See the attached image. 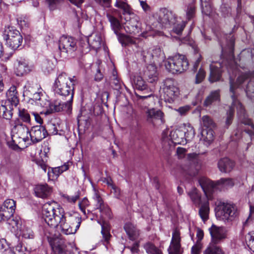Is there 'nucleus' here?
I'll use <instances>...</instances> for the list:
<instances>
[{"label": "nucleus", "instance_id": "28", "mask_svg": "<svg viewBox=\"0 0 254 254\" xmlns=\"http://www.w3.org/2000/svg\"><path fill=\"white\" fill-rule=\"evenodd\" d=\"M6 223L8 225V228L13 232L18 231L22 225L20 218L18 216H14V214L6 221Z\"/></svg>", "mask_w": 254, "mask_h": 254}, {"label": "nucleus", "instance_id": "49", "mask_svg": "<svg viewBox=\"0 0 254 254\" xmlns=\"http://www.w3.org/2000/svg\"><path fill=\"white\" fill-rule=\"evenodd\" d=\"M54 67L55 65L52 62L49 60H45L42 63V70L46 74L50 73L53 70Z\"/></svg>", "mask_w": 254, "mask_h": 254}, {"label": "nucleus", "instance_id": "25", "mask_svg": "<svg viewBox=\"0 0 254 254\" xmlns=\"http://www.w3.org/2000/svg\"><path fill=\"white\" fill-rule=\"evenodd\" d=\"M106 16L109 21L110 22L111 28L114 33L117 35H119L120 34L119 31L122 28L121 22L117 18L112 15L110 13H107Z\"/></svg>", "mask_w": 254, "mask_h": 254}, {"label": "nucleus", "instance_id": "33", "mask_svg": "<svg viewBox=\"0 0 254 254\" xmlns=\"http://www.w3.org/2000/svg\"><path fill=\"white\" fill-rule=\"evenodd\" d=\"M172 139L175 143L183 144L185 143L183 131L177 129L171 132L170 134Z\"/></svg>", "mask_w": 254, "mask_h": 254}, {"label": "nucleus", "instance_id": "63", "mask_svg": "<svg viewBox=\"0 0 254 254\" xmlns=\"http://www.w3.org/2000/svg\"><path fill=\"white\" fill-rule=\"evenodd\" d=\"M127 248L129 249L132 254H137L139 252V243L135 242L132 246L127 247Z\"/></svg>", "mask_w": 254, "mask_h": 254}, {"label": "nucleus", "instance_id": "14", "mask_svg": "<svg viewBox=\"0 0 254 254\" xmlns=\"http://www.w3.org/2000/svg\"><path fill=\"white\" fill-rule=\"evenodd\" d=\"M48 134L45 127L35 126L30 130V140L34 143H37L45 138Z\"/></svg>", "mask_w": 254, "mask_h": 254}, {"label": "nucleus", "instance_id": "46", "mask_svg": "<svg viewBox=\"0 0 254 254\" xmlns=\"http://www.w3.org/2000/svg\"><path fill=\"white\" fill-rule=\"evenodd\" d=\"M88 44L94 49H97L100 47L101 40L100 36L96 35L94 37L91 36L88 40Z\"/></svg>", "mask_w": 254, "mask_h": 254}, {"label": "nucleus", "instance_id": "15", "mask_svg": "<svg viewBox=\"0 0 254 254\" xmlns=\"http://www.w3.org/2000/svg\"><path fill=\"white\" fill-rule=\"evenodd\" d=\"M198 182L207 199H211L214 189L217 187L216 182L214 183L205 177L199 178Z\"/></svg>", "mask_w": 254, "mask_h": 254}, {"label": "nucleus", "instance_id": "59", "mask_svg": "<svg viewBox=\"0 0 254 254\" xmlns=\"http://www.w3.org/2000/svg\"><path fill=\"white\" fill-rule=\"evenodd\" d=\"M62 197L64 201L69 203H74L79 198V196L78 194L72 196H70L67 194H63Z\"/></svg>", "mask_w": 254, "mask_h": 254}, {"label": "nucleus", "instance_id": "2", "mask_svg": "<svg viewBox=\"0 0 254 254\" xmlns=\"http://www.w3.org/2000/svg\"><path fill=\"white\" fill-rule=\"evenodd\" d=\"M230 91L232 99V105L230 107L227 113L226 124L229 126L232 122L234 107H236L239 116H244L245 110L241 103L237 99L235 89L237 88L242 87L245 89L247 96L252 100L254 101V71L242 73L238 77L235 83L233 82L231 77L230 79Z\"/></svg>", "mask_w": 254, "mask_h": 254}, {"label": "nucleus", "instance_id": "7", "mask_svg": "<svg viewBox=\"0 0 254 254\" xmlns=\"http://www.w3.org/2000/svg\"><path fill=\"white\" fill-rule=\"evenodd\" d=\"M215 210L217 219L224 222L232 221L239 214L237 206L231 203L220 202Z\"/></svg>", "mask_w": 254, "mask_h": 254}, {"label": "nucleus", "instance_id": "27", "mask_svg": "<svg viewBox=\"0 0 254 254\" xmlns=\"http://www.w3.org/2000/svg\"><path fill=\"white\" fill-rule=\"evenodd\" d=\"M6 96L12 106L16 107L19 103L17 92L15 86H11L6 92Z\"/></svg>", "mask_w": 254, "mask_h": 254}, {"label": "nucleus", "instance_id": "50", "mask_svg": "<svg viewBox=\"0 0 254 254\" xmlns=\"http://www.w3.org/2000/svg\"><path fill=\"white\" fill-rule=\"evenodd\" d=\"M245 241L248 247L254 252V232H251L247 234Z\"/></svg>", "mask_w": 254, "mask_h": 254}, {"label": "nucleus", "instance_id": "54", "mask_svg": "<svg viewBox=\"0 0 254 254\" xmlns=\"http://www.w3.org/2000/svg\"><path fill=\"white\" fill-rule=\"evenodd\" d=\"M254 220V205L250 206L249 215L247 219L243 223L244 226H248Z\"/></svg>", "mask_w": 254, "mask_h": 254}, {"label": "nucleus", "instance_id": "62", "mask_svg": "<svg viewBox=\"0 0 254 254\" xmlns=\"http://www.w3.org/2000/svg\"><path fill=\"white\" fill-rule=\"evenodd\" d=\"M202 245L200 242H197L196 244L191 248V254H200Z\"/></svg>", "mask_w": 254, "mask_h": 254}, {"label": "nucleus", "instance_id": "64", "mask_svg": "<svg viewBox=\"0 0 254 254\" xmlns=\"http://www.w3.org/2000/svg\"><path fill=\"white\" fill-rule=\"evenodd\" d=\"M95 2L104 7H109L111 6V0H94Z\"/></svg>", "mask_w": 254, "mask_h": 254}, {"label": "nucleus", "instance_id": "18", "mask_svg": "<svg viewBox=\"0 0 254 254\" xmlns=\"http://www.w3.org/2000/svg\"><path fill=\"white\" fill-rule=\"evenodd\" d=\"M147 121L152 124L154 126L156 124H163V113L159 110L151 109L148 110L147 112Z\"/></svg>", "mask_w": 254, "mask_h": 254}, {"label": "nucleus", "instance_id": "8", "mask_svg": "<svg viewBox=\"0 0 254 254\" xmlns=\"http://www.w3.org/2000/svg\"><path fill=\"white\" fill-rule=\"evenodd\" d=\"M160 92L165 101L169 103L173 102L180 94L177 84L172 78H167L162 81Z\"/></svg>", "mask_w": 254, "mask_h": 254}, {"label": "nucleus", "instance_id": "47", "mask_svg": "<svg viewBox=\"0 0 254 254\" xmlns=\"http://www.w3.org/2000/svg\"><path fill=\"white\" fill-rule=\"evenodd\" d=\"M217 186H221L222 187L229 188L234 186V182L230 178H221L216 182Z\"/></svg>", "mask_w": 254, "mask_h": 254}, {"label": "nucleus", "instance_id": "41", "mask_svg": "<svg viewBox=\"0 0 254 254\" xmlns=\"http://www.w3.org/2000/svg\"><path fill=\"white\" fill-rule=\"evenodd\" d=\"M220 95L218 90L212 92L205 99L204 104L205 106L210 105L214 101L219 100Z\"/></svg>", "mask_w": 254, "mask_h": 254}, {"label": "nucleus", "instance_id": "3", "mask_svg": "<svg viewBox=\"0 0 254 254\" xmlns=\"http://www.w3.org/2000/svg\"><path fill=\"white\" fill-rule=\"evenodd\" d=\"M154 16L163 28L168 30L171 29L175 33H182L186 22L181 19L177 15L166 8H161L154 14Z\"/></svg>", "mask_w": 254, "mask_h": 254}, {"label": "nucleus", "instance_id": "40", "mask_svg": "<svg viewBox=\"0 0 254 254\" xmlns=\"http://www.w3.org/2000/svg\"><path fill=\"white\" fill-rule=\"evenodd\" d=\"M133 86L139 90H144L147 88V85L140 76H135L133 79Z\"/></svg>", "mask_w": 254, "mask_h": 254}, {"label": "nucleus", "instance_id": "43", "mask_svg": "<svg viewBox=\"0 0 254 254\" xmlns=\"http://www.w3.org/2000/svg\"><path fill=\"white\" fill-rule=\"evenodd\" d=\"M32 112L25 109H19L18 115L20 119L24 122L31 124L30 114Z\"/></svg>", "mask_w": 254, "mask_h": 254}, {"label": "nucleus", "instance_id": "9", "mask_svg": "<svg viewBox=\"0 0 254 254\" xmlns=\"http://www.w3.org/2000/svg\"><path fill=\"white\" fill-rule=\"evenodd\" d=\"M3 36L6 41V44L11 49L15 50L21 45L23 41L22 36L14 27H5Z\"/></svg>", "mask_w": 254, "mask_h": 254}, {"label": "nucleus", "instance_id": "11", "mask_svg": "<svg viewBox=\"0 0 254 254\" xmlns=\"http://www.w3.org/2000/svg\"><path fill=\"white\" fill-rule=\"evenodd\" d=\"M72 103V102L68 100L64 102L58 101L50 102L49 101H47L46 103L44 105H43L42 103H40V104L46 108L47 111L45 112V114L47 115L61 111L70 113L71 110Z\"/></svg>", "mask_w": 254, "mask_h": 254}, {"label": "nucleus", "instance_id": "31", "mask_svg": "<svg viewBox=\"0 0 254 254\" xmlns=\"http://www.w3.org/2000/svg\"><path fill=\"white\" fill-rule=\"evenodd\" d=\"M127 0H116L115 6L122 9L124 15H128L132 13L130 6L127 3Z\"/></svg>", "mask_w": 254, "mask_h": 254}, {"label": "nucleus", "instance_id": "38", "mask_svg": "<svg viewBox=\"0 0 254 254\" xmlns=\"http://www.w3.org/2000/svg\"><path fill=\"white\" fill-rule=\"evenodd\" d=\"M203 254H224V253L219 246L213 244H210L203 252Z\"/></svg>", "mask_w": 254, "mask_h": 254}, {"label": "nucleus", "instance_id": "34", "mask_svg": "<svg viewBox=\"0 0 254 254\" xmlns=\"http://www.w3.org/2000/svg\"><path fill=\"white\" fill-rule=\"evenodd\" d=\"M209 213V206L208 201L202 203L199 209V215L203 222H205L208 219Z\"/></svg>", "mask_w": 254, "mask_h": 254}, {"label": "nucleus", "instance_id": "58", "mask_svg": "<svg viewBox=\"0 0 254 254\" xmlns=\"http://www.w3.org/2000/svg\"><path fill=\"white\" fill-rule=\"evenodd\" d=\"M195 6L193 3H191L188 5L187 10V16L188 19H190L195 15Z\"/></svg>", "mask_w": 254, "mask_h": 254}, {"label": "nucleus", "instance_id": "5", "mask_svg": "<svg viewBox=\"0 0 254 254\" xmlns=\"http://www.w3.org/2000/svg\"><path fill=\"white\" fill-rule=\"evenodd\" d=\"M77 48L76 41L73 37L62 36L59 42V51L57 57L61 60L64 61L75 55Z\"/></svg>", "mask_w": 254, "mask_h": 254}, {"label": "nucleus", "instance_id": "24", "mask_svg": "<svg viewBox=\"0 0 254 254\" xmlns=\"http://www.w3.org/2000/svg\"><path fill=\"white\" fill-rule=\"evenodd\" d=\"M36 195L43 198L47 197L51 193V189L48 185H38L34 189Z\"/></svg>", "mask_w": 254, "mask_h": 254}, {"label": "nucleus", "instance_id": "13", "mask_svg": "<svg viewBox=\"0 0 254 254\" xmlns=\"http://www.w3.org/2000/svg\"><path fill=\"white\" fill-rule=\"evenodd\" d=\"M208 230L211 237V242L210 244L216 245L226 238V231L223 227L212 224Z\"/></svg>", "mask_w": 254, "mask_h": 254}, {"label": "nucleus", "instance_id": "37", "mask_svg": "<svg viewBox=\"0 0 254 254\" xmlns=\"http://www.w3.org/2000/svg\"><path fill=\"white\" fill-rule=\"evenodd\" d=\"M18 231L20 232V234L26 239H32L34 238L33 231L29 227L24 225L20 226Z\"/></svg>", "mask_w": 254, "mask_h": 254}, {"label": "nucleus", "instance_id": "4", "mask_svg": "<svg viewBox=\"0 0 254 254\" xmlns=\"http://www.w3.org/2000/svg\"><path fill=\"white\" fill-rule=\"evenodd\" d=\"M68 76L65 72H61L56 78L52 88L55 94L63 97H69L68 101L72 102L74 87L68 84Z\"/></svg>", "mask_w": 254, "mask_h": 254}, {"label": "nucleus", "instance_id": "26", "mask_svg": "<svg viewBox=\"0 0 254 254\" xmlns=\"http://www.w3.org/2000/svg\"><path fill=\"white\" fill-rule=\"evenodd\" d=\"M23 88L24 96H29L35 101H40L41 100V93L40 92H36L33 94L32 87L30 82H27Z\"/></svg>", "mask_w": 254, "mask_h": 254}, {"label": "nucleus", "instance_id": "12", "mask_svg": "<svg viewBox=\"0 0 254 254\" xmlns=\"http://www.w3.org/2000/svg\"><path fill=\"white\" fill-rule=\"evenodd\" d=\"M129 18L126 16L125 19L127 22L124 29L127 33L136 34L140 32L139 18L133 12L128 15Z\"/></svg>", "mask_w": 254, "mask_h": 254}, {"label": "nucleus", "instance_id": "51", "mask_svg": "<svg viewBox=\"0 0 254 254\" xmlns=\"http://www.w3.org/2000/svg\"><path fill=\"white\" fill-rule=\"evenodd\" d=\"M1 207L15 212L16 202L13 199H7L4 201L3 205Z\"/></svg>", "mask_w": 254, "mask_h": 254}, {"label": "nucleus", "instance_id": "19", "mask_svg": "<svg viewBox=\"0 0 254 254\" xmlns=\"http://www.w3.org/2000/svg\"><path fill=\"white\" fill-rule=\"evenodd\" d=\"M93 199L96 202L95 208L99 209L102 214L106 215L107 217H110L111 210L108 205L104 202L103 199L97 192H95Z\"/></svg>", "mask_w": 254, "mask_h": 254}, {"label": "nucleus", "instance_id": "48", "mask_svg": "<svg viewBox=\"0 0 254 254\" xmlns=\"http://www.w3.org/2000/svg\"><path fill=\"white\" fill-rule=\"evenodd\" d=\"M118 36L119 37V40L122 45L126 46L135 43L134 40L131 37L120 34Z\"/></svg>", "mask_w": 254, "mask_h": 254}, {"label": "nucleus", "instance_id": "61", "mask_svg": "<svg viewBox=\"0 0 254 254\" xmlns=\"http://www.w3.org/2000/svg\"><path fill=\"white\" fill-rule=\"evenodd\" d=\"M63 172L61 171V169L60 167H56L55 168H53L51 169V171L50 170L48 172V175L49 177H57Z\"/></svg>", "mask_w": 254, "mask_h": 254}, {"label": "nucleus", "instance_id": "10", "mask_svg": "<svg viewBox=\"0 0 254 254\" xmlns=\"http://www.w3.org/2000/svg\"><path fill=\"white\" fill-rule=\"evenodd\" d=\"M201 123L206 128L202 129L200 139L205 142L206 144H209L214 139L213 128L215 127V124L211 118L207 115L202 117Z\"/></svg>", "mask_w": 254, "mask_h": 254}, {"label": "nucleus", "instance_id": "23", "mask_svg": "<svg viewBox=\"0 0 254 254\" xmlns=\"http://www.w3.org/2000/svg\"><path fill=\"white\" fill-rule=\"evenodd\" d=\"M124 229L130 240L134 241L138 238L139 231L133 224L126 223L124 226Z\"/></svg>", "mask_w": 254, "mask_h": 254}, {"label": "nucleus", "instance_id": "57", "mask_svg": "<svg viewBox=\"0 0 254 254\" xmlns=\"http://www.w3.org/2000/svg\"><path fill=\"white\" fill-rule=\"evenodd\" d=\"M89 205V202L87 198L84 197L82 200L78 203V206L79 209L85 215L86 214V208Z\"/></svg>", "mask_w": 254, "mask_h": 254}, {"label": "nucleus", "instance_id": "16", "mask_svg": "<svg viewBox=\"0 0 254 254\" xmlns=\"http://www.w3.org/2000/svg\"><path fill=\"white\" fill-rule=\"evenodd\" d=\"M181 237L179 230L175 229L172 234L170 245L168 249L169 254H182Z\"/></svg>", "mask_w": 254, "mask_h": 254}, {"label": "nucleus", "instance_id": "20", "mask_svg": "<svg viewBox=\"0 0 254 254\" xmlns=\"http://www.w3.org/2000/svg\"><path fill=\"white\" fill-rule=\"evenodd\" d=\"M143 75L148 82H156L158 79L156 67L153 64H149L144 70Z\"/></svg>", "mask_w": 254, "mask_h": 254}, {"label": "nucleus", "instance_id": "21", "mask_svg": "<svg viewBox=\"0 0 254 254\" xmlns=\"http://www.w3.org/2000/svg\"><path fill=\"white\" fill-rule=\"evenodd\" d=\"M17 128V131L16 133V136L25 143L27 142L28 144L29 143L28 142L30 140V130L29 128L26 126L23 125L18 126ZM20 142L21 140H19V143Z\"/></svg>", "mask_w": 254, "mask_h": 254}, {"label": "nucleus", "instance_id": "6", "mask_svg": "<svg viewBox=\"0 0 254 254\" xmlns=\"http://www.w3.org/2000/svg\"><path fill=\"white\" fill-rule=\"evenodd\" d=\"M166 68L173 74L184 72L189 68V63L185 55L177 54L169 57L165 62Z\"/></svg>", "mask_w": 254, "mask_h": 254}, {"label": "nucleus", "instance_id": "22", "mask_svg": "<svg viewBox=\"0 0 254 254\" xmlns=\"http://www.w3.org/2000/svg\"><path fill=\"white\" fill-rule=\"evenodd\" d=\"M218 167L221 172H230L234 167V163L228 158L220 159L218 163Z\"/></svg>", "mask_w": 254, "mask_h": 254}, {"label": "nucleus", "instance_id": "17", "mask_svg": "<svg viewBox=\"0 0 254 254\" xmlns=\"http://www.w3.org/2000/svg\"><path fill=\"white\" fill-rule=\"evenodd\" d=\"M31 70V67L24 59L17 60L14 64V72L17 76H23L30 72Z\"/></svg>", "mask_w": 254, "mask_h": 254}, {"label": "nucleus", "instance_id": "45", "mask_svg": "<svg viewBox=\"0 0 254 254\" xmlns=\"http://www.w3.org/2000/svg\"><path fill=\"white\" fill-rule=\"evenodd\" d=\"M190 199L193 203L197 206H199L200 204L201 197L197 192L196 189H192L188 193Z\"/></svg>", "mask_w": 254, "mask_h": 254}, {"label": "nucleus", "instance_id": "39", "mask_svg": "<svg viewBox=\"0 0 254 254\" xmlns=\"http://www.w3.org/2000/svg\"><path fill=\"white\" fill-rule=\"evenodd\" d=\"M184 132L183 137L184 138L185 143L186 141H190L194 137L195 132L193 127L190 125L185 128V130L183 131Z\"/></svg>", "mask_w": 254, "mask_h": 254}, {"label": "nucleus", "instance_id": "56", "mask_svg": "<svg viewBox=\"0 0 254 254\" xmlns=\"http://www.w3.org/2000/svg\"><path fill=\"white\" fill-rule=\"evenodd\" d=\"M205 77V72L204 69L200 68L195 76V83L198 84L201 83Z\"/></svg>", "mask_w": 254, "mask_h": 254}, {"label": "nucleus", "instance_id": "30", "mask_svg": "<svg viewBox=\"0 0 254 254\" xmlns=\"http://www.w3.org/2000/svg\"><path fill=\"white\" fill-rule=\"evenodd\" d=\"M102 230L101 233L103 236V239L104 241V245L106 246L109 243V240L111 237L110 233V228L109 223L105 221L100 223Z\"/></svg>", "mask_w": 254, "mask_h": 254}, {"label": "nucleus", "instance_id": "32", "mask_svg": "<svg viewBox=\"0 0 254 254\" xmlns=\"http://www.w3.org/2000/svg\"><path fill=\"white\" fill-rule=\"evenodd\" d=\"M143 248L147 254H163L162 251L151 242L145 243Z\"/></svg>", "mask_w": 254, "mask_h": 254}, {"label": "nucleus", "instance_id": "35", "mask_svg": "<svg viewBox=\"0 0 254 254\" xmlns=\"http://www.w3.org/2000/svg\"><path fill=\"white\" fill-rule=\"evenodd\" d=\"M117 74L116 70L113 71L112 75L110 77V84L115 90L119 91L122 88V82Z\"/></svg>", "mask_w": 254, "mask_h": 254}, {"label": "nucleus", "instance_id": "55", "mask_svg": "<svg viewBox=\"0 0 254 254\" xmlns=\"http://www.w3.org/2000/svg\"><path fill=\"white\" fill-rule=\"evenodd\" d=\"M220 10L221 15L224 17H229L231 15V7L226 4H222L220 6Z\"/></svg>", "mask_w": 254, "mask_h": 254}, {"label": "nucleus", "instance_id": "29", "mask_svg": "<svg viewBox=\"0 0 254 254\" xmlns=\"http://www.w3.org/2000/svg\"><path fill=\"white\" fill-rule=\"evenodd\" d=\"M221 71L219 67L213 64L210 65V74L209 80L211 82L217 81L220 79Z\"/></svg>", "mask_w": 254, "mask_h": 254}, {"label": "nucleus", "instance_id": "36", "mask_svg": "<svg viewBox=\"0 0 254 254\" xmlns=\"http://www.w3.org/2000/svg\"><path fill=\"white\" fill-rule=\"evenodd\" d=\"M52 250L56 254H64L65 253V245L62 241L54 242L52 246Z\"/></svg>", "mask_w": 254, "mask_h": 254}, {"label": "nucleus", "instance_id": "52", "mask_svg": "<svg viewBox=\"0 0 254 254\" xmlns=\"http://www.w3.org/2000/svg\"><path fill=\"white\" fill-rule=\"evenodd\" d=\"M0 116L6 120H9L12 117V114L8 110L5 106L0 105Z\"/></svg>", "mask_w": 254, "mask_h": 254}, {"label": "nucleus", "instance_id": "60", "mask_svg": "<svg viewBox=\"0 0 254 254\" xmlns=\"http://www.w3.org/2000/svg\"><path fill=\"white\" fill-rule=\"evenodd\" d=\"M64 0H46L49 8L51 10H55L57 8L58 5Z\"/></svg>", "mask_w": 254, "mask_h": 254}, {"label": "nucleus", "instance_id": "44", "mask_svg": "<svg viewBox=\"0 0 254 254\" xmlns=\"http://www.w3.org/2000/svg\"><path fill=\"white\" fill-rule=\"evenodd\" d=\"M16 254H27L28 251L26 248L23 246L22 243L18 240L16 244L11 248Z\"/></svg>", "mask_w": 254, "mask_h": 254}, {"label": "nucleus", "instance_id": "1", "mask_svg": "<svg viewBox=\"0 0 254 254\" xmlns=\"http://www.w3.org/2000/svg\"><path fill=\"white\" fill-rule=\"evenodd\" d=\"M42 216L49 226H60L62 233L65 235L75 234L81 223V217L66 215L64 209L54 201L47 202L43 205Z\"/></svg>", "mask_w": 254, "mask_h": 254}, {"label": "nucleus", "instance_id": "53", "mask_svg": "<svg viewBox=\"0 0 254 254\" xmlns=\"http://www.w3.org/2000/svg\"><path fill=\"white\" fill-rule=\"evenodd\" d=\"M202 12L206 15H210L212 12V7L211 4L204 2L201 4Z\"/></svg>", "mask_w": 254, "mask_h": 254}, {"label": "nucleus", "instance_id": "42", "mask_svg": "<svg viewBox=\"0 0 254 254\" xmlns=\"http://www.w3.org/2000/svg\"><path fill=\"white\" fill-rule=\"evenodd\" d=\"M14 212L2 207H0V222H6L14 214Z\"/></svg>", "mask_w": 254, "mask_h": 254}]
</instances>
